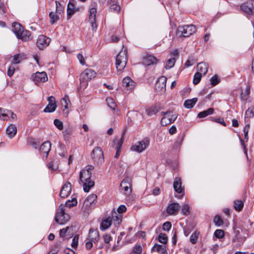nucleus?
I'll return each mask as SVG.
<instances>
[{
	"label": "nucleus",
	"instance_id": "f257e3e1",
	"mask_svg": "<svg viewBox=\"0 0 254 254\" xmlns=\"http://www.w3.org/2000/svg\"><path fill=\"white\" fill-rule=\"evenodd\" d=\"M94 169V166L87 165L80 172V181L83 183V190L85 192H88L95 185L94 182L91 180V171Z\"/></svg>",
	"mask_w": 254,
	"mask_h": 254
},
{
	"label": "nucleus",
	"instance_id": "f03ea898",
	"mask_svg": "<svg viewBox=\"0 0 254 254\" xmlns=\"http://www.w3.org/2000/svg\"><path fill=\"white\" fill-rule=\"evenodd\" d=\"M127 50L123 46L122 51L116 57V65L118 71L123 70L127 65Z\"/></svg>",
	"mask_w": 254,
	"mask_h": 254
},
{
	"label": "nucleus",
	"instance_id": "7ed1b4c3",
	"mask_svg": "<svg viewBox=\"0 0 254 254\" xmlns=\"http://www.w3.org/2000/svg\"><path fill=\"white\" fill-rule=\"evenodd\" d=\"M91 156L94 163L97 166H101L104 162L103 152L100 147H96L93 149Z\"/></svg>",
	"mask_w": 254,
	"mask_h": 254
},
{
	"label": "nucleus",
	"instance_id": "20e7f679",
	"mask_svg": "<svg viewBox=\"0 0 254 254\" xmlns=\"http://www.w3.org/2000/svg\"><path fill=\"white\" fill-rule=\"evenodd\" d=\"M96 73L94 70L90 68L85 69L80 75V82L82 86H86L88 81L95 78Z\"/></svg>",
	"mask_w": 254,
	"mask_h": 254
},
{
	"label": "nucleus",
	"instance_id": "39448f33",
	"mask_svg": "<svg viewBox=\"0 0 254 254\" xmlns=\"http://www.w3.org/2000/svg\"><path fill=\"white\" fill-rule=\"evenodd\" d=\"M179 37H188L196 31V27L193 25H186L179 26L178 30Z\"/></svg>",
	"mask_w": 254,
	"mask_h": 254
},
{
	"label": "nucleus",
	"instance_id": "423d86ee",
	"mask_svg": "<svg viewBox=\"0 0 254 254\" xmlns=\"http://www.w3.org/2000/svg\"><path fill=\"white\" fill-rule=\"evenodd\" d=\"M65 208L63 205L59 206L58 211L55 217V221L60 224H64L69 220V215L65 213Z\"/></svg>",
	"mask_w": 254,
	"mask_h": 254
},
{
	"label": "nucleus",
	"instance_id": "0eeeda50",
	"mask_svg": "<svg viewBox=\"0 0 254 254\" xmlns=\"http://www.w3.org/2000/svg\"><path fill=\"white\" fill-rule=\"evenodd\" d=\"M97 195L95 194H90L84 200L82 209L83 212L87 213H89L91 209L95 205Z\"/></svg>",
	"mask_w": 254,
	"mask_h": 254
},
{
	"label": "nucleus",
	"instance_id": "6e6552de",
	"mask_svg": "<svg viewBox=\"0 0 254 254\" xmlns=\"http://www.w3.org/2000/svg\"><path fill=\"white\" fill-rule=\"evenodd\" d=\"M161 115L163 116L161 120V124L163 126H166L174 122L177 119L176 114H173L170 111L162 112Z\"/></svg>",
	"mask_w": 254,
	"mask_h": 254
},
{
	"label": "nucleus",
	"instance_id": "1a4fd4ad",
	"mask_svg": "<svg viewBox=\"0 0 254 254\" xmlns=\"http://www.w3.org/2000/svg\"><path fill=\"white\" fill-rule=\"evenodd\" d=\"M149 145V140L144 138L133 144L130 147V150L137 153H141L148 147Z\"/></svg>",
	"mask_w": 254,
	"mask_h": 254
},
{
	"label": "nucleus",
	"instance_id": "9d476101",
	"mask_svg": "<svg viewBox=\"0 0 254 254\" xmlns=\"http://www.w3.org/2000/svg\"><path fill=\"white\" fill-rule=\"evenodd\" d=\"M166 82L167 78L162 76L158 79L155 83V89L160 94L165 92Z\"/></svg>",
	"mask_w": 254,
	"mask_h": 254
},
{
	"label": "nucleus",
	"instance_id": "9b49d317",
	"mask_svg": "<svg viewBox=\"0 0 254 254\" xmlns=\"http://www.w3.org/2000/svg\"><path fill=\"white\" fill-rule=\"evenodd\" d=\"M51 42V39L47 37L44 35H40L36 42L37 47L40 50H43L45 48L47 47Z\"/></svg>",
	"mask_w": 254,
	"mask_h": 254
},
{
	"label": "nucleus",
	"instance_id": "f8f14e48",
	"mask_svg": "<svg viewBox=\"0 0 254 254\" xmlns=\"http://www.w3.org/2000/svg\"><path fill=\"white\" fill-rule=\"evenodd\" d=\"M89 21L91 24L92 30L93 31H96L97 27V25L95 22L97 9L95 7H92L89 9Z\"/></svg>",
	"mask_w": 254,
	"mask_h": 254
},
{
	"label": "nucleus",
	"instance_id": "ddd939ff",
	"mask_svg": "<svg viewBox=\"0 0 254 254\" xmlns=\"http://www.w3.org/2000/svg\"><path fill=\"white\" fill-rule=\"evenodd\" d=\"M32 78L35 84L44 82L48 80L47 74L45 72H37L32 76Z\"/></svg>",
	"mask_w": 254,
	"mask_h": 254
},
{
	"label": "nucleus",
	"instance_id": "4468645a",
	"mask_svg": "<svg viewBox=\"0 0 254 254\" xmlns=\"http://www.w3.org/2000/svg\"><path fill=\"white\" fill-rule=\"evenodd\" d=\"M75 0H69L67 7V18L70 19L71 17L79 10V8L75 7L74 2Z\"/></svg>",
	"mask_w": 254,
	"mask_h": 254
},
{
	"label": "nucleus",
	"instance_id": "2eb2a0df",
	"mask_svg": "<svg viewBox=\"0 0 254 254\" xmlns=\"http://www.w3.org/2000/svg\"><path fill=\"white\" fill-rule=\"evenodd\" d=\"M71 190V185L70 183L66 182L64 184L61 190L60 195L62 198H65L68 196Z\"/></svg>",
	"mask_w": 254,
	"mask_h": 254
},
{
	"label": "nucleus",
	"instance_id": "dca6fc26",
	"mask_svg": "<svg viewBox=\"0 0 254 254\" xmlns=\"http://www.w3.org/2000/svg\"><path fill=\"white\" fill-rule=\"evenodd\" d=\"M180 206L178 203H172L169 204L166 209L167 213L169 215H176L178 212Z\"/></svg>",
	"mask_w": 254,
	"mask_h": 254
},
{
	"label": "nucleus",
	"instance_id": "f3484780",
	"mask_svg": "<svg viewBox=\"0 0 254 254\" xmlns=\"http://www.w3.org/2000/svg\"><path fill=\"white\" fill-rule=\"evenodd\" d=\"M251 4V0L243 3L241 5V10L248 14H252L254 13L253 5Z\"/></svg>",
	"mask_w": 254,
	"mask_h": 254
},
{
	"label": "nucleus",
	"instance_id": "a211bd4d",
	"mask_svg": "<svg viewBox=\"0 0 254 254\" xmlns=\"http://www.w3.org/2000/svg\"><path fill=\"white\" fill-rule=\"evenodd\" d=\"M123 85L127 90H131L135 86V82L129 77L127 76L123 79Z\"/></svg>",
	"mask_w": 254,
	"mask_h": 254
},
{
	"label": "nucleus",
	"instance_id": "6ab92c4d",
	"mask_svg": "<svg viewBox=\"0 0 254 254\" xmlns=\"http://www.w3.org/2000/svg\"><path fill=\"white\" fill-rule=\"evenodd\" d=\"M158 62L157 59L152 55H148L144 57L143 59V64L147 66L151 64H157Z\"/></svg>",
	"mask_w": 254,
	"mask_h": 254
},
{
	"label": "nucleus",
	"instance_id": "aec40b11",
	"mask_svg": "<svg viewBox=\"0 0 254 254\" xmlns=\"http://www.w3.org/2000/svg\"><path fill=\"white\" fill-rule=\"evenodd\" d=\"M100 238L99 233L98 230L91 229L89 230L88 239L93 243H97Z\"/></svg>",
	"mask_w": 254,
	"mask_h": 254
},
{
	"label": "nucleus",
	"instance_id": "412c9836",
	"mask_svg": "<svg viewBox=\"0 0 254 254\" xmlns=\"http://www.w3.org/2000/svg\"><path fill=\"white\" fill-rule=\"evenodd\" d=\"M17 132V127L13 124H10L8 126L6 130V133L10 138L14 136Z\"/></svg>",
	"mask_w": 254,
	"mask_h": 254
},
{
	"label": "nucleus",
	"instance_id": "4be33fe9",
	"mask_svg": "<svg viewBox=\"0 0 254 254\" xmlns=\"http://www.w3.org/2000/svg\"><path fill=\"white\" fill-rule=\"evenodd\" d=\"M173 187L176 192L181 193L183 190L182 187L181 179L180 178H176L173 183Z\"/></svg>",
	"mask_w": 254,
	"mask_h": 254
},
{
	"label": "nucleus",
	"instance_id": "5701e85b",
	"mask_svg": "<svg viewBox=\"0 0 254 254\" xmlns=\"http://www.w3.org/2000/svg\"><path fill=\"white\" fill-rule=\"evenodd\" d=\"M208 65L203 62L199 63L197 65V72L204 75L206 74L208 71Z\"/></svg>",
	"mask_w": 254,
	"mask_h": 254
},
{
	"label": "nucleus",
	"instance_id": "b1692460",
	"mask_svg": "<svg viewBox=\"0 0 254 254\" xmlns=\"http://www.w3.org/2000/svg\"><path fill=\"white\" fill-rule=\"evenodd\" d=\"M51 144L50 141H47L43 143L40 147V150L41 152H43L46 154L47 156L49 152L51 149Z\"/></svg>",
	"mask_w": 254,
	"mask_h": 254
},
{
	"label": "nucleus",
	"instance_id": "393cba45",
	"mask_svg": "<svg viewBox=\"0 0 254 254\" xmlns=\"http://www.w3.org/2000/svg\"><path fill=\"white\" fill-rule=\"evenodd\" d=\"M25 59L26 56L24 54H17L13 56L12 63L13 64H18Z\"/></svg>",
	"mask_w": 254,
	"mask_h": 254
},
{
	"label": "nucleus",
	"instance_id": "a878e982",
	"mask_svg": "<svg viewBox=\"0 0 254 254\" xmlns=\"http://www.w3.org/2000/svg\"><path fill=\"white\" fill-rule=\"evenodd\" d=\"M12 31L15 34L17 37H18L21 32H23V29L21 25L18 23H14L12 24Z\"/></svg>",
	"mask_w": 254,
	"mask_h": 254
},
{
	"label": "nucleus",
	"instance_id": "bb28decb",
	"mask_svg": "<svg viewBox=\"0 0 254 254\" xmlns=\"http://www.w3.org/2000/svg\"><path fill=\"white\" fill-rule=\"evenodd\" d=\"M111 224L112 219L110 217H108L102 220L100 225V229L102 230H105L109 228Z\"/></svg>",
	"mask_w": 254,
	"mask_h": 254
},
{
	"label": "nucleus",
	"instance_id": "cd10ccee",
	"mask_svg": "<svg viewBox=\"0 0 254 254\" xmlns=\"http://www.w3.org/2000/svg\"><path fill=\"white\" fill-rule=\"evenodd\" d=\"M159 111V108L156 106H152L146 109L147 115L151 116L156 114Z\"/></svg>",
	"mask_w": 254,
	"mask_h": 254
},
{
	"label": "nucleus",
	"instance_id": "c85d7f7f",
	"mask_svg": "<svg viewBox=\"0 0 254 254\" xmlns=\"http://www.w3.org/2000/svg\"><path fill=\"white\" fill-rule=\"evenodd\" d=\"M197 101V99L196 98H193L191 99L187 100L184 103V106L188 109L192 108Z\"/></svg>",
	"mask_w": 254,
	"mask_h": 254
},
{
	"label": "nucleus",
	"instance_id": "c756f323",
	"mask_svg": "<svg viewBox=\"0 0 254 254\" xmlns=\"http://www.w3.org/2000/svg\"><path fill=\"white\" fill-rule=\"evenodd\" d=\"M213 112H214L213 108H210L206 110H205V111L200 112L198 114V117L199 118L205 117L208 115H212L213 113Z\"/></svg>",
	"mask_w": 254,
	"mask_h": 254
},
{
	"label": "nucleus",
	"instance_id": "7c9ffc66",
	"mask_svg": "<svg viewBox=\"0 0 254 254\" xmlns=\"http://www.w3.org/2000/svg\"><path fill=\"white\" fill-rule=\"evenodd\" d=\"M154 251L160 253L161 254H164L166 253V247L158 244H155L152 248Z\"/></svg>",
	"mask_w": 254,
	"mask_h": 254
},
{
	"label": "nucleus",
	"instance_id": "2f4dec72",
	"mask_svg": "<svg viewBox=\"0 0 254 254\" xmlns=\"http://www.w3.org/2000/svg\"><path fill=\"white\" fill-rule=\"evenodd\" d=\"M112 219L117 222L118 225H119L122 219V216L121 214H117L116 211L112 212Z\"/></svg>",
	"mask_w": 254,
	"mask_h": 254
},
{
	"label": "nucleus",
	"instance_id": "473e14b6",
	"mask_svg": "<svg viewBox=\"0 0 254 254\" xmlns=\"http://www.w3.org/2000/svg\"><path fill=\"white\" fill-rule=\"evenodd\" d=\"M244 206V203L242 200H235L234 202V209L238 211H241Z\"/></svg>",
	"mask_w": 254,
	"mask_h": 254
},
{
	"label": "nucleus",
	"instance_id": "72a5a7b5",
	"mask_svg": "<svg viewBox=\"0 0 254 254\" xmlns=\"http://www.w3.org/2000/svg\"><path fill=\"white\" fill-rule=\"evenodd\" d=\"M50 23L52 24L56 23L60 18L59 15L55 12H51L49 14Z\"/></svg>",
	"mask_w": 254,
	"mask_h": 254
},
{
	"label": "nucleus",
	"instance_id": "f704fd0d",
	"mask_svg": "<svg viewBox=\"0 0 254 254\" xmlns=\"http://www.w3.org/2000/svg\"><path fill=\"white\" fill-rule=\"evenodd\" d=\"M29 32L27 31H24V30L23 32H21V34H20V35H19L18 37H17L18 38L21 39L23 41H26L30 39V35H29Z\"/></svg>",
	"mask_w": 254,
	"mask_h": 254
},
{
	"label": "nucleus",
	"instance_id": "c9c22d12",
	"mask_svg": "<svg viewBox=\"0 0 254 254\" xmlns=\"http://www.w3.org/2000/svg\"><path fill=\"white\" fill-rule=\"evenodd\" d=\"M57 108L56 104H48L44 109V112L46 113H51L54 112Z\"/></svg>",
	"mask_w": 254,
	"mask_h": 254
},
{
	"label": "nucleus",
	"instance_id": "e433bc0d",
	"mask_svg": "<svg viewBox=\"0 0 254 254\" xmlns=\"http://www.w3.org/2000/svg\"><path fill=\"white\" fill-rule=\"evenodd\" d=\"M77 201L75 198H73L71 200H67L65 205H63L65 207H68L70 208L73 206H75L77 204Z\"/></svg>",
	"mask_w": 254,
	"mask_h": 254
},
{
	"label": "nucleus",
	"instance_id": "4c0bfd02",
	"mask_svg": "<svg viewBox=\"0 0 254 254\" xmlns=\"http://www.w3.org/2000/svg\"><path fill=\"white\" fill-rule=\"evenodd\" d=\"M176 63V59L174 58L168 59L166 62L165 68L166 69H170L173 67Z\"/></svg>",
	"mask_w": 254,
	"mask_h": 254
},
{
	"label": "nucleus",
	"instance_id": "58836bf2",
	"mask_svg": "<svg viewBox=\"0 0 254 254\" xmlns=\"http://www.w3.org/2000/svg\"><path fill=\"white\" fill-rule=\"evenodd\" d=\"M106 101L108 106L113 110H115L117 105L114 100L111 98H107Z\"/></svg>",
	"mask_w": 254,
	"mask_h": 254
},
{
	"label": "nucleus",
	"instance_id": "ea45409f",
	"mask_svg": "<svg viewBox=\"0 0 254 254\" xmlns=\"http://www.w3.org/2000/svg\"><path fill=\"white\" fill-rule=\"evenodd\" d=\"M250 93V87L248 86L245 91L242 92L241 94V98L244 100H246L248 99V96Z\"/></svg>",
	"mask_w": 254,
	"mask_h": 254
},
{
	"label": "nucleus",
	"instance_id": "a19ab883",
	"mask_svg": "<svg viewBox=\"0 0 254 254\" xmlns=\"http://www.w3.org/2000/svg\"><path fill=\"white\" fill-rule=\"evenodd\" d=\"M56 11L55 13L57 14H60L64 12V7L62 5L60 2L56 1Z\"/></svg>",
	"mask_w": 254,
	"mask_h": 254
},
{
	"label": "nucleus",
	"instance_id": "79ce46f5",
	"mask_svg": "<svg viewBox=\"0 0 254 254\" xmlns=\"http://www.w3.org/2000/svg\"><path fill=\"white\" fill-rule=\"evenodd\" d=\"M198 236H199L198 232H194V233H193L190 237V242L193 244H196L197 241Z\"/></svg>",
	"mask_w": 254,
	"mask_h": 254
},
{
	"label": "nucleus",
	"instance_id": "37998d69",
	"mask_svg": "<svg viewBox=\"0 0 254 254\" xmlns=\"http://www.w3.org/2000/svg\"><path fill=\"white\" fill-rule=\"evenodd\" d=\"M202 75V74L200 73L199 72H197L195 73L193 79V83L194 84L196 85L200 82Z\"/></svg>",
	"mask_w": 254,
	"mask_h": 254
},
{
	"label": "nucleus",
	"instance_id": "c03bdc74",
	"mask_svg": "<svg viewBox=\"0 0 254 254\" xmlns=\"http://www.w3.org/2000/svg\"><path fill=\"white\" fill-rule=\"evenodd\" d=\"M72 133V130L70 128L65 129L64 131H63V134L64 140H68Z\"/></svg>",
	"mask_w": 254,
	"mask_h": 254
},
{
	"label": "nucleus",
	"instance_id": "a18cd8bd",
	"mask_svg": "<svg viewBox=\"0 0 254 254\" xmlns=\"http://www.w3.org/2000/svg\"><path fill=\"white\" fill-rule=\"evenodd\" d=\"M158 240L160 243L165 244L167 242L168 237L166 234L161 233L158 236Z\"/></svg>",
	"mask_w": 254,
	"mask_h": 254
},
{
	"label": "nucleus",
	"instance_id": "49530a36",
	"mask_svg": "<svg viewBox=\"0 0 254 254\" xmlns=\"http://www.w3.org/2000/svg\"><path fill=\"white\" fill-rule=\"evenodd\" d=\"M9 113H10V110L0 108V117H8Z\"/></svg>",
	"mask_w": 254,
	"mask_h": 254
},
{
	"label": "nucleus",
	"instance_id": "de8ad7c7",
	"mask_svg": "<svg viewBox=\"0 0 254 254\" xmlns=\"http://www.w3.org/2000/svg\"><path fill=\"white\" fill-rule=\"evenodd\" d=\"M131 182V178L127 177L124 179L120 184V187L128 186H130Z\"/></svg>",
	"mask_w": 254,
	"mask_h": 254
},
{
	"label": "nucleus",
	"instance_id": "09e8293b",
	"mask_svg": "<svg viewBox=\"0 0 254 254\" xmlns=\"http://www.w3.org/2000/svg\"><path fill=\"white\" fill-rule=\"evenodd\" d=\"M70 101L69 97L67 95H65L64 97L62 99V105L64 107L65 109H68V105Z\"/></svg>",
	"mask_w": 254,
	"mask_h": 254
},
{
	"label": "nucleus",
	"instance_id": "8fccbe9b",
	"mask_svg": "<svg viewBox=\"0 0 254 254\" xmlns=\"http://www.w3.org/2000/svg\"><path fill=\"white\" fill-rule=\"evenodd\" d=\"M48 168L52 171H55L58 169V165L54 161H51L47 165Z\"/></svg>",
	"mask_w": 254,
	"mask_h": 254
},
{
	"label": "nucleus",
	"instance_id": "3c124183",
	"mask_svg": "<svg viewBox=\"0 0 254 254\" xmlns=\"http://www.w3.org/2000/svg\"><path fill=\"white\" fill-rule=\"evenodd\" d=\"M131 186L121 187L122 190H124V193L126 195H128L131 192L130 188Z\"/></svg>",
	"mask_w": 254,
	"mask_h": 254
},
{
	"label": "nucleus",
	"instance_id": "603ef678",
	"mask_svg": "<svg viewBox=\"0 0 254 254\" xmlns=\"http://www.w3.org/2000/svg\"><path fill=\"white\" fill-rule=\"evenodd\" d=\"M55 126L59 129L62 130L63 129V123L58 119H55L54 121Z\"/></svg>",
	"mask_w": 254,
	"mask_h": 254
},
{
	"label": "nucleus",
	"instance_id": "864d4df0",
	"mask_svg": "<svg viewBox=\"0 0 254 254\" xmlns=\"http://www.w3.org/2000/svg\"><path fill=\"white\" fill-rule=\"evenodd\" d=\"M110 9L115 12H119L120 10V6L116 3H112L109 4Z\"/></svg>",
	"mask_w": 254,
	"mask_h": 254
},
{
	"label": "nucleus",
	"instance_id": "5fc2aeb1",
	"mask_svg": "<svg viewBox=\"0 0 254 254\" xmlns=\"http://www.w3.org/2000/svg\"><path fill=\"white\" fill-rule=\"evenodd\" d=\"M214 235L216 238L220 239L224 237V232L222 230L218 229L215 231Z\"/></svg>",
	"mask_w": 254,
	"mask_h": 254
},
{
	"label": "nucleus",
	"instance_id": "6e6d98bb",
	"mask_svg": "<svg viewBox=\"0 0 254 254\" xmlns=\"http://www.w3.org/2000/svg\"><path fill=\"white\" fill-rule=\"evenodd\" d=\"M189 207L187 204H184L182 207V213L186 215H189L190 213Z\"/></svg>",
	"mask_w": 254,
	"mask_h": 254
},
{
	"label": "nucleus",
	"instance_id": "4d7b16f0",
	"mask_svg": "<svg viewBox=\"0 0 254 254\" xmlns=\"http://www.w3.org/2000/svg\"><path fill=\"white\" fill-rule=\"evenodd\" d=\"M79 236L78 235H75L73 239L71 244V246L72 248H76L78 246V242Z\"/></svg>",
	"mask_w": 254,
	"mask_h": 254
},
{
	"label": "nucleus",
	"instance_id": "13d9d810",
	"mask_svg": "<svg viewBox=\"0 0 254 254\" xmlns=\"http://www.w3.org/2000/svg\"><path fill=\"white\" fill-rule=\"evenodd\" d=\"M210 82L212 86H215L219 83L217 76L215 75L210 78Z\"/></svg>",
	"mask_w": 254,
	"mask_h": 254
},
{
	"label": "nucleus",
	"instance_id": "bf43d9fd",
	"mask_svg": "<svg viewBox=\"0 0 254 254\" xmlns=\"http://www.w3.org/2000/svg\"><path fill=\"white\" fill-rule=\"evenodd\" d=\"M133 252L135 254H140L142 252V247L141 246H135L133 250Z\"/></svg>",
	"mask_w": 254,
	"mask_h": 254
},
{
	"label": "nucleus",
	"instance_id": "052dcab7",
	"mask_svg": "<svg viewBox=\"0 0 254 254\" xmlns=\"http://www.w3.org/2000/svg\"><path fill=\"white\" fill-rule=\"evenodd\" d=\"M214 222L215 224L218 226L221 225L223 224V221L220 216H216L214 219Z\"/></svg>",
	"mask_w": 254,
	"mask_h": 254
},
{
	"label": "nucleus",
	"instance_id": "680f3d73",
	"mask_svg": "<svg viewBox=\"0 0 254 254\" xmlns=\"http://www.w3.org/2000/svg\"><path fill=\"white\" fill-rule=\"evenodd\" d=\"M172 226L171 223L170 222H166L163 225L162 228L164 231H169Z\"/></svg>",
	"mask_w": 254,
	"mask_h": 254
},
{
	"label": "nucleus",
	"instance_id": "e2e57ef3",
	"mask_svg": "<svg viewBox=\"0 0 254 254\" xmlns=\"http://www.w3.org/2000/svg\"><path fill=\"white\" fill-rule=\"evenodd\" d=\"M77 58L78 60H79V62L80 64L81 65H84L85 64V59H84V57L83 56V55L82 54H78L77 55Z\"/></svg>",
	"mask_w": 254,
	"mask_h": 254
},
{
	"label": "nucleus",
	"instance_id": "0e129e2a",
	"mask_svg": "<svg viewBox=\"0 0 254 254\" xmlns=\"http://www.w3.org/2000/svg\"><path fill=\"white\" fill-rule=\"evenodd\" d=\"M118 212L119 214H121L122 213L125 212L127 210L126 206L124 205H121L118 208Z\"/></svg>",
	"mask_w": 254,
	"mask_h": 254
},
{
	"label": "nucleus",
	"instance_id": "69168bd1",
	"mask_svg": "<svg viewBox=\"0 0 254 254\" xmlns=\"http://www.w3.org/2000/svg\"><path fill=\"white\" fill-rule=\"evenodd\" d=\"M14 70H15L14 66L13 65H10L8 69L7 75L9 77H11L13 74Z\"/></svg>",
	"mask_w": 254,
	"mask_h": 254
},
{
	"label": "nucleus",
	"instance_id": "338daca9",
	"mask_svg": "<svg viewBox=\"0 0 254 254\" xmlns=\"http://www.w3.org/2000/svg\"><path fill=\"white\" fill-rule=\"evenodd\" d=\"M104 241L105 243L108 244L112 239V237L108 234H105L103 236Z\"/></svg>",
	"mask_w": 254,
	"mask_h": 254
},
{
	"label": "nucleus",
	"instance_id": "774afa93",
	"mask_svg": "<svg viewBox=\"0 0 254 254\" xmlns=\"http://www.w3.org/2000/svg\"><path fill=\"white\" fill-rule=\"evenodd\" d=\"M68 228H69L68 227H66L65 228H63V229H61L60 231V236L62 237H64L66 233L67 232Z\"/></svg>",
	"mask_w": 254,
	"mask_h": 254
}]
</instances>
